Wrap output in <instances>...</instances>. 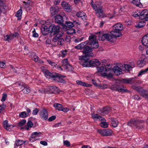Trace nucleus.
Returning a JSON list of instances; mask_svg holds the SVG:
<instances>
[{"mask_svg":"<svg viewBox=\"0 0 148 148\" xmlns=\"http://www.w3.org/2000/svg\"><path fill=\"white\" fill-rule=\"evenodd\" d=\"M39 110L37 108H36L33 111L32 114L33 115H37L39 111Z\"/></svg>","mask_w":148,"mask_h":148,"instance_id":"obj_62","label":"nucleus"},{"mask_svg":"<svg viewBox=\"0 0 148 148\" xmlns=\"http://www.w3.org/2000/svg\"><path fill=\"white\" fill-rule=\"evenodd\" d=\"M138 123V120H131L128 123V125L131 127H136Z\"/></svg>","mask_w":148,"mask_h":148,"instance_id":"obj_29","label":"nucleus"},{"mask_svg":"<svg viewBox=\"0 0 148 148\" xmlns=\"http://www.w3.org/2000/svg\"><path fill=\"white\" fill-rule=\"evenodd\" d=\"M93 3V2H92L91 3V5L96 12V13L99 14V17H101V15H102L103 12L102 7L96 4H94Z\"/></svg>","mask_w":148,"mask_h":148,"instance_id":"obj_6","label":"nucleus"},{"mask_svg":"<svg viewBox=\"0 0 148 148\" xmlns=\"http://www.w3.org/2000/svg\"><path fill=\"white\" fill-rule=\"evenodd\" d=\"M33 125L32 122L31 121H28L27 125L25 126L24 128L28 130H29V128L32 127Z\"/></svg>","mask_w":148,"mask_h":148,"instance_id":"obj_36","label":"nucleus"},{"mask_svg":"<svg viewBox=\"0 0 148 148\" xmlns=\"http://www.w3.org/2000/svg\"><path fill=\"white\" fill-rule=\"evenodd\" d=\"M55 21L56 23L62 24L63 22V18L61 15H57L55 17Z\"/></svg>","mask_w":148,"mask_h":148,"instance_id":"obj_22","label":"nucleus"},{"mask_svg":"<svg viewBox=\"0 0 148 148\" xmlns=\"http://www.w3.org/2000/svg\"><path fill=\"white\" fill-rule=\"evenodd\" d=\"M128 65H129L130 68V69L131 68H132L134 67L135 65V63L133 62H130Z\"/></svg>","mask_w":148,"mask_h":148,"instance_id":"obj_60","label":"nucleus"},{"mask_svg":"<svg viewBox=\"0 0 148 148\" xmlns=\"http://www.w3.org/2000/svg\"><path fill=\"white\" fill-rule=\"evenodd\" d=\"M66 31L67 33L68 34H71L75 33V30L74 29L71 28H70V29H68Z\"/></svg>","mask_w":148,"mask_h":148,"instance_id":"obj_43","label":"nucleus"},{"mask_svg":"<svg viewBox=\"0 0 148 148\" xmlns=\"http://www.w3.org/2000/svg\"><path fill=\"white\" fill-rule=\"evenodd\" d=\"M13 39V38L11 35H7L5 36L4 40L5 41H9Z\"/></svg>","mask_w":148,"mask_h":148,"instance_id":"obj_44","label":"nucleus"},{"mask_svg":"<svg viewBox=\"0 0 148 148\" xmlns=\"http://www.w3.org/2000/svg\"><path fill=\"white\" fill-rule=\"evenodd\" d=\"M111 71L112 70L110 68L105 69V72L102 73L101 75L103 76L106 77L108 78H112L113 75L110 71Z\"/></svg>","mask_w":148,"mask_h":148,"instance_id":"obj_13","label":"nucleus"},{"mask_svg":"<svg viewBox=\"0 0 148 148\" xmlns=\"http://www.w3.org/2000/svg\"><path fill=\"white\" fill-rule=\"evenodd\" d=\"M99 34L98 36L99 40L103 41L106 39L108 41L112 42L114 37L112 35L108 34H104L103 32H99Z\"/></svg>","mask_w":148,"mask_h":148,"instance_id":"obj_5","label":"nucleus"},{"mask_svg":"<svg viewBox=\"0 0 148 148\" xmlns=\"http://www.w3.org/2000/svg\"><path fill=\"white\" fill-rule=\"evenodd\" d=\"M83 38H84L83 37H82L81 38H77L74 41L76 43H78L79 42L82 41L83 40Z\"/></svg>","mask_w":148,"mask_h":148,"instance_id":"obj_61","label":"nucleus"},{"mask_svg":"<svg viewBox=\"0 0 148 148\" xmlns=\"http://www.w3.org/2000/svg\"><path fill=\"white\" fill-rule=\"evenodd\" d=\"M90 57L86 55H84L80 57L79 60H81L80 63L82 66L84 67H90L99 66L100 62L98 60H88Z\"/></svg>","mask_w":148,"mask_h":148,"instance_id":"obj_2","label":"nucleus"},{"mask_svg":"<svg viewBox=\"0 0 148 148\" xmlns=\"http://www.w3.org/2000/svg\"><path fill=\"white\" fill-rule=\"evenodd\" d=\"M23 144V140H17L15 141V144L17 146H20Z\"/></svg>","mask_w":148,"mask_h":148,"instance_id":"obj_46","label":"nucleus"},{"mask_svg":"<svg viewBox=\"0 0 148 148\" xmlns=\"http://www.w3.org/2000/svg\"><path fill=\"white\" fill-rule=\"evenodd\" d=\"M41 133L39 132H33L29 139V140L31 142H32L34 140H38L39 137L41 135Z\"/></svg>","mask_w":148,"mask_h":148,"instance_id":"obj_11","label":"nucleus"},{"mask_svg":"<svg viewBox=\"0 0 148 148\" xmlns=\"http://www.w3.org/2000/svg\"><path fill=\"white\" fill-rule=\"evenodd\" d=\"M62 7L67 12H70L71 11V7L67 3L63 2L62 3Z\"/></svg>","mask_w":148,"mask_h":148,"instance_id":"obj_20","label":"nucleus"},{"mask_svg":"<svg viewBox=\"0 0 148 148\" xmlns=\"http://www.w3.org/2000/svg\"><path fill=\"white\" fill-rule=\"evenodd\" d=\"M132 88L134 89L141 93L142 96L146 98L144 96L146 95H148V91L144 90L141 87H138L134 86H132Z\"/></svg>","mask_w":148,"mask_h":148,"instance_id":"obj_12","label":"nucleus"},{"mask_svg":"<svg viewBox=\"0 0 148 148\" xmlns=\"http://www.w3.org/2000/svg\"><path fill=\"white\" fill-rule=\"evenodd\" d=\"M97 36L95 35L91 34L89 37L88 43L90 46L85 45L83 48V53L86 55L90 57L94 56L93 53L92 52L94 49L98 48L99 47V44L97 40Z\"/></svg>","mask_w":148,"mask_h":148,"instance_id":"obj_1","label":"nucleus"},{"mask_svg":"<svg viewBox=\"0 0 148 148\" xmlns=\"http://www.w3.org/2000/svg\"><path fill=\"white\" fill-rule=\"evenodd\" d=\"M33 36L35 38L38 37V35L36 33V30L35 28L34 29V30L33 31Z\"/></svg>","mask_w":148,"mask_h":148,"instance_id":"obj_58","label":"nucleus"},{"mask_svg":"<svg viewBox=\"0 0 148 148\" xmlns=\"http://www.w3.org/2000/svg\"><path fill=\"white\" fill-rule=\"evenodd\" d=\"M140 0H133L132 3L136 5L137 6L139 7L140 8H141L142 6V4L140 2Z\"/></svg>","mask_w":148,"mask_h":148,"instance_id":"obj_35","label":"nucleus"},{"mask_svg":"<svg viewBox=\"0 0 148 148\" xmlns=\"http://www.w3.org/2000/svg\"><path fill=\"white\" fill-rule=\"evenodd\" d=\"M113 133V131L111 129H107L105 130V136L112 135Z\"/></svg>","mask_w":148,"mask_h":148,"instance_id":"obj_38","label":"nucleus"},{"mask_svg":"<svg viewBox=\"0 0 148 148\" xmlns=\"http://www.w3.org/2000/svg\"><path fill=\"white\" fill-rule=\"evenodd\" d=\"M110 110V108L108 107H105L102 109H99L98 111L100 112V114L102 115L107 114L109 112Z\"/></svg>","mask_w":148,"mask_h":148,"instance_id":"obj_19","label":"nucleus"},{"mask_svg":"<svg viewBox=\"0 0 148 148\" xmlns=\"http://www.w3.org/2000/svg\"><path fill=\"white\" fill-rule=\"evenodd\" d=\"M112 90L119 91L120 90V87L119 86L115 85L112 87Z\"/></svg>","mask_w":148,"mask_h":148,"instance_id":"obj_47","label":"nucleus"},{"mask_svg":"<svg viewBox=\"0 0 148 148\" xmlns=\"http://www.w3.org/2000/svg\"><path fill=\"white\" fill-rule=\"evenodd\" d=\"M56 35L54 36L52 39V41L54 42H58L59 40V39H60L62 36V33L61 32L60 34H56Z\"/></svg>","mask_w":148,"mask_h":148,"instance_id":"obj_32","label":"nucleus"},{"mask_svg":"<svg viewBox=\"0 0 148 148\" xmlns=\"http://www.w3.org/2000/svg\"><path fill=\"white\" fill-rule=\"evenodd\" d=\"M66 27H67L71 28L74 26L73 23L72 22L70 21H66Z\"/></svg>","mask_w":148,"mask_h":148,"instance_id":"obj_50","label":"nucleus"},{"mask_svg":"<svg viewBox=\"0 0 148 148\" xmlns=\"http://www.w3.org/2000/svg\"><path fill=\"white\" fill-rule=\"evenodd\" d=\"M58 87L56 86H49L45 88H42L39 90V91L41 93H48L52 94L56 92Z\"/></svg>","mask_w":148,"mask_h":148,"instance_id":"obj_3","label":"nucleus"},{"mask_svg":"<svg viewBox=\"0 0 148 148\" xmlns=\"http://www.w3.org/2000/svg\"><path fill=\"white\" fill-rule=\"evenodd\" d=\"M107 69V68H105L104 66H100L97 68V71L99 72H102L104 71L105 72V69Z\"/></svg>","mask_w":148,"mask_h":148,"instance_id":"obj_48","label":"nucleus"},{"mask_svg":"<svg viewBox=\"0 0 148 148\" xmlns=\"http://www.w3.org/2000/svg\"><path fill=\"white\" fill-rule=\"evenodd\" d=\"M145 24L146 23L144 21H141L139 22L135 26L137 28H140L143 27L145 25Z\"/></svg>","mask_w":148,"mask_h":148,"instance_id":"obj_37","label":"nucleus"},{"mask_svg":"<svg viewBox=\"0 0 148 148\" xmlns=\"http://www.w3.org/2000/svg\"><path fill=\"white\" fill-rule=\"evenodd\" d=\"M148 62V60L145 58L143 60H139L137 62L138 66L140 67L144 66Z\"/></svg>","mask_w":148,"mask_h":148,"instance_id":"obj_17","label":"nucleus"},{"mask_svg":"<svg viewBox=\"0 0 148 148\" xmlns=\"http://www.w3.org/2000/svg\"><path fill=\"white\" fill-rule=\"evenodd\" d=\"M88 43V41H86L84 42H83L78 45L74 47V48L77 49H82L83 47L85 46Z\"/></svg>","mask_w":148,"mask_h":148,"instance_id":"obj_27","label":"nucleus"},{"mask_svg":"<svg viewBox=\"0 0 148 148\" xmlns=\"http://www.w3.org/2000/svg\"><path fill=\"white\" fill-rule=\"evenodd\" d=\"M64 145L67 147H69L70 145V144L69 142L67 140H64L63 141Z\"/></svg>","mask_w":148,"mask_h":148,"instance_id":"obj_57","label":"nucleus"},{"mask_svg":"<svg viewBox=\"0 0 148 148\" xmlns=\"http://www.w3.org/2000/svg\"><path fill=\"white\" fill-rule=\"evenodd\" d=\"M130 66L128 64H124L121 66V72L123 73V71H129L130 70Z\"/></svg>","mask_w":148,"mask_h":148,"instance_id":"obj_23","label":"nucleus"},{"mask_svg":"<svg viewBox=\"0 0 148 148\" xmlns=\"http://www.w3.org/2000/svg\"><path fill=\"white\" fill-rule=\"evenodd\" d=\"M22 12V7H20V9L17 12L16 14L15 15V16L18 18V20H21V16Z\"/></svg>","mask_w":148,"mask_h":148,"instance_id":"obj_34","label":"nucleus"},{"mask_svg":"<svg viewBox=\"0 0 148 148\" xmlns=\"http://www.w3.org/2000/svg\"><path fill=\"white\" fill-rule=\"evenodd\" d=\"M56 118V116H52L50 117L48 120L49 121H51L54 120Z\"/></svg>","mask_w":148,"mask_h":148,"instance_id":"obj_64","label":"nucleus"},{"mask_svg":"<svg viewBox=\"0 0 148 148\" xmlns=\"http://www.w3.org/2000/svg\"><path fill=\"white\" fill-rule=\"evenodd\" d=\"M77 84L78 85H79L83 86L88 87L89 86V84H86L85 82H82L79 80H77L76 81Z\"/></svg>","mask_w":148,"mask_h":148,"instance_id":"obj_39","label":"nucleus"},{"mask_svg":"<svg viewBox=\"0 0 148 148\" xmlns=\"http://www.w3.org/2000/svg\"><path fill=\"white\" fill-rule=\"evenodd\" d=\"M64 39L61 37L60 39H59V40L57 44L58 45L62 46L64 43Z\"/></svg>","mask_w":148,"mask_h":148,"instance_id":"obj_51","label":"nucleus"},{"mask_svg":"<svg viewBox=\"0 0 148 148\" xmlns=\"http://www.w3.org/2000/svg\"><path fill=\"white\" fill-rule=\"evenodd\" d=\"M110 33L114 38L119 37L120 36V24L118 23L115 25L113 30L110 32Z\"/></svg>","mask_w":148,"mask_h":148,"instance_id":"obj_4","label":"nucleus"},{"mask_svg":"<svg viewBox=\"0 0 148 148\" xmlns=\"http://www.w3.org/2000/svg\"><path fill=\"white\" fill-rule=\"evenodd\" d=\"M49 29L51 32L53 34H60V27L59 25L51 24L49 26Z\"/></svg>","mask_w":148,"mask_h":148,"instance_id":"obj_8","label":"nucleus"},{"mask_svg":"<svg viewBox=\"0 0 148 148\" xmlns=\"http://www.w3.org/2000/svg\"><path fill=\"white\" fill-rule=\"evenodd\" d=\"M141 41L144 46L148 47V33L143 37ZM145 52L147 56L145 58L148 60V48L145 49Z\"/></svg>","mask_w":148,"mask_h":148,"instance_id":"obj_7","label":"nucleus"},{"mask_svg":"<svg viewBox=\"0 0 148 148\" xmlns=\"http://www.w3.org/2000/svg\"><path fill=\"white\" fill-rule=\"evenodd\" d=\"M62 66L65 69H67L70 68L71 70L72 69V67L68 63L67 59L63 60L62 61Z\"/></svg>","mask_w":148,"mask_h":148,"instance_id":"obj_18","label":"nucleus"},{"mask_svg":"<svg viewBox=\"0 0 148 148\" xmlns=\"http://www.w3.org/2000/svg\"><path fill=\"white\" fill-rule=\"evenodd\" d=\"M40 116L42 119L45 120H47L48 118V114L47 110L45 109L41 110L40 112Z\"/></svg>","mask_w":148,"mask_h":148,"instance_id":"obj_14","label":"nucleus"},{"mask_svg":"<svg viewBox=\"0 0 148 148\" xmlns=\"http://www.w3.org/2000/svg\"><path fill=\"white\" fill-rule=\"evenodd\" d=\"M100 125L103 128H106L108 127V124L106 122H101L100 123Z\"/></svg>","mask_w":148,"mask_h":148,"instance_id":"obj_49","label":"nucleus"},{"mask_svg":"<svg viewBox=\"0 0 148 148\" xmlns=\"http://www.w3.org/2000/svg\"><path fill=\"white\" fill-rule=\"evenodd\" d=\"M148 71V67L145 70H142L140 71L138 73V76H140L141 75L145 74Z\"/></svg>","mask_w":148,"mask_h":148,"instance_id":"obj_45","label":"nucleus"},{"mask_svg":"<svg viewBox=\"0 0 148 148\" xmlns=\"http://www.w3.org/2000/svg\"><path fill=\"white\" fill-rule=\"evenodd\" d=\"M76 15L78 17H81L84 21L86 20V14L83 12L80 11L77 12Z\"/></svg>","mask_w":148,"mask_h":148,"instance_id":"obj_24","label":"nucleus"},{"mask_svg":"<svg viewBox=\"0 0 148 148\" xmlns=\"http://www.w3.org/2000/svg\"><path fill=\"white\" fill-rule=\"evenodd\" d=\"M5 62L0 61V67L2 68H5L6 67Z\"/></svg>","mask_w":148,"mask_h":148,"instance_id":"obj_55","label":"nucleus"},{"mask_svg":"<svg viewBox=\"0 0 148 148\" xmlns=\"http://www.w3.org/2000/svg\"><path fill=\"white\" fill-rule=\"evenodd\" d=\"M119 65V63H117L116 64V65L114 66L112 69L113 71L116 75H119L120 74V69L118 66V65Z\"/></svg>","mask_w":148,"mask_h":148,"instance_id":"obj_21","label":"nucleus"},{"mask_svg":"<svg viewBox=\"0 0 148 148\" xmlns=\"http://www.w3.org/2000/svg\"><path fill=\"white\" fill-rule=\"evenodd\" d=\"M50 12L51 15L53 16L57 14L58 11L59 9L58 7H51L50 9Z\"/></svg>","mask_w":148,"mask_h":148,"instance_id":"obj_28","label":"nucleus"},{"mask_svg":"<svg viewBox=\"0 0 148 148\" xmlns=\"http://www.w3.org/2000/svg\"><path fill=\"white\" fill-rule=\"evenodd\" d=\"M42 72L44 73L46 77L48 78H54L56 76V73H51L48 70L46 69L44 67L41 68Z\"/></svg>","mask_w":148,"mask_h":148,"instance_id":"obj_9","label":"nucleus"},{"mask_svg":"<svg viewBox=\"0 0 148 148\" xmlns=\"http://www.w3.org/2000/svg\"><path fill=\"white\" fill-rule=\"evenodd\" d=\"M53 106L56 109L59 110H61L62 108V105L59 103H55L54 104Z\"/></svg>","mask_w":148,"mask_h":148,"instance_id":"obj_40","label":"nucleus"},{"mask_svg":"<svg viewBox=\"0 0 148 148\" xmlns=\"http://www.w3.org/2000/svg\"><path fill=\"white\" fill-rule=\"evenodd\" d=\"M140 19H144L146 21H148V10L147 9L140 10ZM148 27V24L147 25Z\"/></svg>","mask_w":148,"mask_h":148,"instance_id":"obj_10","label":"nucleus"},{"mask_svg":"<svg viewBox=\"0 0 148 148\" xmlns=\"http://www.w3.org/2000/svg\"><path fill=\"white\" fill-rule=\"evenodd\" d=\"M67 52L68 51L66 49L61 51L60 52L61 53L62 56L63 57H65L66 55Z\"/></svg>","mask_w":148,"mask_h":148,"instance_id":"obj_53","label":"nucleus"},{"mask_svg":"<svg viewBox=\"0 0 148 148\" xmlns=\"http://www.w3.org/2000/svg\"><path fill=\"white\" fill-rule=\"evenodd\" d=\"M47 61L50 65L53 66V68H54V67H55L57 65L55 62H52L50 60H47Z\"/></svg>","mask_w":148,"mask_h":148,"instance_id":"obj_54","label":"nucleus"},{"mask_svg":"<svg viewBox=\"0 0 148 148\" xmlns=\"http://www.w3.org/2000/svg\"><path fill=\"white\" fill-rule=\"evenodd\" d=\"M56 76L54 77L53 79L54 80L56 81L57 82L62 83H65V81L61 77L59 74L56 73Z\"/></svg>","mask_w":148,"mask_h":148,"instance_id":"obj_26","label":"nucleus"},{"mask_svg":"<svg viewBox=\"0 0 148 148\" xmlns=\"http://www.w3.org/2000/svg\"><path fill=\"white\" fill-rule=\"evenodd\" d=\"M7 94L6 93H4L3 94V96L1 99V101L2 102H4L5 101L6 98L7 97Z\"/></svg>","mask_w":148,"mask_h":148,"instance_id":"obj_59","label":"nucleus"},{"mask_svg":"<svg viewBox=\"0 0 148 148\" xmlns=\"http://www.w3.org/2000/svg\"><path fill=\"white\" fill-rule=\"evenodd\" d=\"M3 126L4 127L8 130H10L14 126L12 125H9L8 124V122L7 120L3 122Z\"/></svg>","mask_w":148,"mask_h":148,"instance_id":"obj_25","label":"nucleus"},{"mask_svg":"<svg viewBox=\"0 0 148 148\" xmlns=\"http://www.w3.org/2000/svg\"><path fill=\"white\" fill-rule=\"evenodd\" d=\"M28 113H27L25 112H23L19 114V116L21 118H24L28 116Z\"/></svg>","mask_w":148,"mask_h":148,"instance_id":"obj_41","label":"nucleus"},{"mask_svg":"<svg viewBox=\"0 0 148 148\" xmlns=\"http://www.w3.org/2000/svg\"><path fill=\"white\" fill-rule=\"evenodd\" d=\"M49 25L47 26L46 25H42L41 26V32L42 34L44 36L46 35L48 33L49 29Z\"/></svg>","mask_w":148,"mask_h":148,"instance_id":"obj_15","label":"nucleus"},{"mask_svg":"<svg viewBox=\"0 0 148 148\" xmlns=\"http://www.w3.org/2000/svg\"><path fill=\"white\" fill-rule=\"evenodd\" d=\"M105 130H101L100 129H99L97 130V132L102 136H105Z\"/></svg>","mask_w":148,"mask_h":148,"instance_id":"obj_52","label":"nucleus"},{"mask_svg":"<svg viewBox=\"0 0 148 148\" xmlns=\"http://www.w3.org/2000/svg\"><path fill=\"white\" fill-rule=\"evenodd\" d=\"M22 91L25 93L27 94L30 91V88L27 86H23L21 87Z\"/></svg>","mask_w":148,"mask_h":148,"instance_id":"obj_30","label":"nucleus"},{"mask_svg":"<svg viewBox=\"0 0 148 148\" xmlns=\"http://www.w3.org/2000/svg\"><path fill=\"white\" fill-rule=\"evenodd\" d=\"M135 78H125L121 79V83L132 84L134 82Z\"/></svg>","mask_w":148,"mask_h":148,"instance_id":"obj_16","label":"nucleus"},{"mask_svg":"<svg viewBox=\"0 0 148 148\" xmlns=\"http://www.w3.org/2000/svg\"><path fill=\"white\" fill-rule=\"evenodd\" d=\"M26 121L25 119H23L20 121L18 123V125L19 126H22L24 125Z\"/></svg>","mask_w":148,"mask_h":148,"instance_id":"obj_56","label":"nucleus"},{"mask_svg":"<svg viewBox=\"0 0 148 148\" xmlns=\"http://www.w3.org/2000/svg\"><path fill=\"white\" fill-rule=\"evenodd\" d=\"M5 105L3 104L0 106V112H1L5 108Z\"/></svg>","mask_w":148,"mask_h":148,"instance_id":"obj_63","label":"nucleus"},{"mask_svg":"<svg viewBox=\"0 0 148 148\" xmlns=\"http://www.w3.org/2000/svg\"><path fill=\"white\" fill-rule=\"evenodd\" d=\"M91 115L93 119H98L100 120L103 121L105 120V119L104 118L100 116L98 114L93 113L91 114Z\"/></svg>","mask_w":148,"mask_h":148,"instance_id":"obj_33","label":"nucleus"},{"mask_svg":"<svg viewBox=\"0 0 148 148\" xmlns=\"http://www.w3.org/2000/svg\"><path fill=\"white\" fill-rule=\"evenodd\" d=\"M110 119L112 126L114 127H116L118 124L117 120L116 119L112 118H111Z\"/></svg>","mask_w":148,"mask_h":148,"instance_id":"obj_31","label":"nucleus"},{"mask_svg":"<svg viewBox=\"0 0 148 148\" xmlns=\"http://www.w3.org/2000/svg\"><path fill=\"white\" fill-rule=\"evenodd\" d=\"M140 10H138L134 12H133L132 14V16L135 17H136L139 16L140 17Z\"/></svg>","mask_w":148,"mask_h":148,"instance_id":"obj_42","label":"nucleus"}]
</instances>
